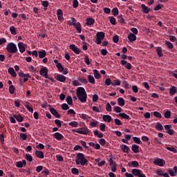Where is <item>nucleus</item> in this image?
Wrapping results in <instances>:
<instances>
[{"label": "nucleus", "mask_w": 177, "mask_h": 177, "mask_svg": "<svg viewBox=\"0 0 177 177\" xmlns=\"http://www.w3.org/2000/svg\"><path fill=\"white\" fill-rule=\"evenodd\" d=\"M77 97L81 103H86L88 95L84 87H78L76 90Z\"/></svg>", "instance_id": "1"}, {"label": "nucleus", "mask_w": 177, "mask_h": 177, "mask_svg": "<svg viewBox=\"0 0 177 177\" xmlns=\"http://www.w3.org/2000/svg\"><path fill=\"white\" fill-rule=\"evenodd\" d=\"M76 165H82V167H86L88 165V159L85 158V155L82 153H78L75 158Z\"/></svg>", "instance_id": "2"}, {"label": "nucleus", "mask_w": 177, "mask_h": 177, "mask_svg": "<svg viewBox=\"0 0 177 177\" xmlns=\"http://www.w3.org/2000/svg\"><path fill=\"white\" fill-rule=\"evenodd\" d=\"M6 49L8 53H12V55L17 53V46H16L13 42L8 43Z\"/></svg>", "instance_id": "3"}, {"label": "nucleus", "mask_w": 177, "mask_h": 177, "mask_svg": "<svg viewBox=\"0 0 177 177\" xmlns=\"http://www.w3.org/2000/svg\"><path fill=\"white\" fill-rule=\"evenodd\" d=\"M105 35L103 32H97L96 33V39L95 43L97 45H100L102 44V41L104 39Z\"/></svg>", "instance_id": "4"}, {"label": "nucleus", "mask_w": 177, "mask_h": 177, "mask_svg": "<svg viewBox=\"0 0 177 177\" xmlns=\"http://www.w3.org/2000/svg\"><path fill=\"white\" fill-rule=\"evenodd\" d=\"M80 129L83 130H75L73 129V132H77V133H80V135H88L92 132L91 130L88 129V127H85L84 128H80Z\"/></svg>", "instance_id": "5"}, {"label": "nucleus", "mask_w": 177, "mask_h": 177, "mask_svg": "<svg viewBox=\"0 0 177 177\" xmlns=\"http://www.w3.org/2000/svg\"><path fill=\"white\" fill-rule=\"evenodd\" d=\"M48 68L43 67L40 69L39 74L41 77H44V78H49V75H48Z\"/></svg>", "instance_id": "6"}, {"label": "nucleus", "mask_w": 177, "mask_h": 177, "mask_svg": "<svg viewBox=\"0 0 177 177\" xmlns=\"http://www.w3.org/2000/svg\"><path fill=\"white\" fill-rule=\"evenodd\" d=\"M69 48H71L76 55H80V53H81V49L77 47L75 44H71Z\"/></svg>", "instance_id": "7"}, {"label": "nucleus", "mask_w": 177, "mask_h": 177, "mask_svg": "<svg viewBox=\"0 0 177 177\" xmlns=\"http://www.w3.org/2000/svg\"><path fill=\"white\" fill-rule=\"evenodd\" d=\"M156 165H158V167H164V165H165V160L160 158H156Z\"/></svg>", "instance_id": "8"}, {"label": "nucleus", "mask_w": 177, "mask_h": 177, "mask_svg": "<svg viewBox=\"0 0 177 177\" xmlns=\"http://www.w3.org/2000/svg\"><path fill=\"white\" fill-rule=\"evenodd\" d=\"M26 46H27V45L24 44V43H23L21 41L18 43V48H19V52L21 53H24L26 52Z\"/></svg>", "instance_id": "9"}, {"label": "nucleus", "mask_w": 177, "mask_h": 177, "mask_svg": "<svg viewBox=\"0 0 177 177\" xmlns=\"http://www.w3.org/2000/svg\"><path fill=\"white\" fill-rule=\"evenodd\" d=\"M55 80L57 81H59V82H66V80H67V77L63 75L57 74L55 75Z\"/></svg>", "instance_id": "10"}, {"label": "nucleus", "mask_w": 177, "mask_h": 177, "mask_svg": "<svg viewBox=\"0 0 177 177\" xmlns=\"http://www.w3.org/2000/svg\"><path fill=\"white\" fill-rule=\"evenodd\" d=\"M122 66H124L125 68L127 70H131L132 68V64L131 63L127 62L126 60H122L121 61Z\"/></svg>", "instance_id": "11"}, {"label": "nucleus", "mask_w": 177, "mask_h": 177, "mask_svg": "<svg viewBox=\"0 0 177 177\" xmlns=\"http://www.w3.org/2000/svg\"><path fill=\"white\" fill-rule=\"evenodd\" d=\"M50 112L53 115H54V117H55V118H61L62 117L59 112H57L54 108H50Z\"/></svg>", "instance_id": "12"}, {"label": "nucleus", "mask_w": 177, "mask_h": 177, "mask_svg": "<svg viewBox=\"0 0 177 177\" xmlns=\"http://www.w3.org/2000/svg\"><path fill=\"white\" fill-rule=\"evenodd\" d=\"M53 138H55V139H56L57 140H62V139L64 138V136H63L62 135V133H59V132H56L55 133L53 134Z\"/></svg>", "instance_id": "13"}, {"label": "nucleus", "mask_w": 177, "mask_h": 177, "mask_svg": "<svg viewBox=\"0 0 177 177\" xmlns=\"http://www.w3.org/2000/svg\"><path fill=\"white\" fill-rule=\"evenodd\" d=\"M128 165L130 167V168H139V162H138L136 160L129 162Z\"/></svg>", "instance_id": "14"}, {"label": "nucleus", "mask_w": 177, "mask_h": 177, "mask_svg": "<svg viewBox=\"0 0 177 177\" xmlns=\"http://www.w3.org/2000/svg\"><path fill=\"white\" fill-rule=\"evenodd\" d=\"M102 120L105 122H111V121H113V118H111L110 116V115H104L102 116Z\"/></svg>", "instance_id": "15"}, {"label": "nucleus", "mask_w": 177, "mask_h": 177, "mask_svg": "<svg viewBox=\"0 0 177 177\" xmlns=\"http://www.w3.org/2000/svg\"><path fill=\"white\" fill-rule=\"evenodd\" d=\"M129 42L132 43L133 41H136V35H133V33H129V35L127 37Z\"/></svg>", "instance_id": "16"}, {"label": "nucleus", "mask_w": 177, "mask_h": 177, "mask_svg": "<svg viewBox=\"0 0 177 177\" xmlns=\"http://www.w3.org/2000/svg\"><path fill=\"white\" fill-rule=\"evenodd\" d=\"M141 8L142 9V12L143 13H145V15H147V13H149V12H150V8H149V7L146 6V5H145V4H142Z\"/></svg>", "instance_id": "17"}, {"label": "nucleus", "mask_w": 177, "mask_h": 177, "mask_svg": "<svg viewBox=\"0 0 177 177\" xmlns=\"http://www.w3.org/2000/svg\"><path fill=\"white\" fill-rule=\"evenodd\" d=\"M93 71L95 78H96V80H100L102 75H100V73H99V71H97V69H94Z\"/></svg>", "instance_id": "18"}, {"label": "nucleus", "mask_w": 177, "mask_h": 177, "mask_svg": "<svg viewBox=\"0 0 177 177\" xmlns=\"http://www.w3.org/2000/svg\"><path fill=\"white\" fill-rule=\"evenodd\" d=\"M8 72L14 78H15V77H17V74H16V72L15 71V69L13 68H12V67L9 68L8 70Z\"/></svg>", "instance_id": "19"}, {"label": "nucleus", "mask_w": 177, "mask_h": 177, "mask_svg": "<svg viewBox=\"0 0 177 177\" xmlns=\"http://www.w3.org/2000/svg\"><path fill=\"white\" fill-rule=\"evenodd\" d=\"M86 25L87 26H92L93 24H95V19L91 17H88L86 19Z\"/></svg>", "instance_id": "20"}, {"label": "nucleus", "mask_w": 177, "mask_h": 177, "mask_svg": "<svg viewBox=\"0 0 177 177\" xmlns=\"http://www.w3.org/2000/svg\"><path fill=\"white\" fill-rule=\"evenodd\" d=\"M120 149H121L122 151H123L124 153L129 152V147H128L127 145H122L120 146Z\"/></svg>", "instance_id": "21"}, {"label": "nucleus", "mask_w": 177, "mask_h": 177, "mask_svg": "<svg viewBox=\"0 0 177 177\" xmlns=\"http://www.w3.org/2000/svg\"><path fill=\"white\" fill-rule=\"evenodd\" d=\"M35 156L37 158H44V152L42 151H36Z\"/></svg>", "instance_id": "22"}, {"label": "nucleus", "mask_w": 177, "mask_h": 177, "mask_svg": "<svg viewBox=\"0 0 177 177\" xmlns=\"http://www.w3.org/2000/svg\"><path fill=\"white\" fill-rule=\"evenodd\" d=\"M118 106H120V107H122L125 106V100H124V98L122 97H119L118 99Z\"/></svg>", "instance_id": "23"}, {"label": "nucleus", "mask_w": 177, "mask_h": 177, "mask_svg": "<svg viewBox=\"0 0 177 177\" xmlns=\"http://www.w3.org/2000/svg\"><path fill=\"white\" fill-rule=\"evenodd\" d=\"M14 118L18 121V122H23L24 121V118L21 115H14Z\"/></svg>", "instance_id": "24"}, {"label": "nucleus", "mask_w": 177, "mask_h": 177, "mask_svg": "<svg viewBox=\"0 0 177 177\" xmlns=\"http://www.w3.org/2000/svg\"><path fill=\"white\" fill-rule=\"evenodd\" d=\"M39 59H44L46 56V51L45 50H41L38 51Z\"/></svg>", "instance_id": "25"}, {"label": "nucleus", "mask_w": 177, "mask_h": 177, "mask_svg": "<svg viewBox=\"0 0 177 177\" xmlns=\"http://www.w3.org/2000/svg\"><path fill=\"white\" fill-rule=\"evenodd\" d=\"M54 63L55 64H56V67L57 68H58V70H63V65H62L61 63H59V61L57 59H55Z\"/></svg>", "instance_id": "26"}, {"label": "nucleus", "mask_w": 177, "mask_h": 177, "mask_svg": "<svg viewBox=\"0 0 177 177\" xmlns=\"http://www.w3.org/2000/svg\"><path fill=\"white\" fill-rule=\"evenodd\" d=\"M41 5L44 6V10H48V6H49L48 1H41Z\"/></svg>", "instance_id": "27"}, {"label": "nucleus", "mask_w": 177, "mask_h": 177, "mask_svg": "<svg viewBox=\"0 0 177 177\" xmlns=\"http://www.w3.org/2000/svg\"><path fill=\"white\" fill-rule=\"evenodd\" d=\"M119 117H121L124 120H131V117L125 113H119Z\"/></svg>", "instance_id": "28"}, {"label": "nucleus", "mask_w": 177, "mask_h": 177, "mask_svg": "<svg viewBox=\"0 0 177 177\" xmlns=\"http://www.w3.org/2000/svg\"><path fill=\"white\" fill-rule=\"evenodd\" d=\"M142 172V171H140V169H133L131 170V173L133 174V175H134L135 176H139L140 174Z\"/></svg>", "instance_id": "29"}, {"label": "nucleus", "mask_w": 177, "mask_h": 177, "mask_svg": "<svg viewBox=\"0 0 177 177\" xmlns=\"http://www.w3.org/2000/svg\"><path fill=\"white\" fill-rule=\"evenodd\" d=\"M131 150L133 153H138L139 152V145H133L131 147Z\"/></svg>", "instance_id": "30"}, {"label": "nucleus", "mask_w": 177, "mask_h": 177, "mask_svg": "<svg viewBox=\"0 0 177 177\" xmlns=\"http://www.w3.org/2000/svg\"><path fill=\"white\" fill-rule=\"evenodd\" d=\"M156 52L159 57H162V56H164V54H162V48L161 47H158Z\"/></svg>", "instance_id": "31"}, {"label": "nucleus", "mask_w": 177, "mask_h": 177, "mask_svg": "<svg viewBox=\"0 0 177 177\" xmlns=\"http://www.w3.org/2000/svg\"><path fill=\"white\" fill-rule=\"evenodd\" d=\"M74 27H75L78 34H81V31H82L81 24L80 22H78V23H77V24L75 26H74Z\"/></svg>", "instance_id": "32"}, {"label": "nucleus", "mask_w": 177, "mask_h": 177, "mask_svg": "<svg viewBox=\"0 0 177 177\" xmlns=\"http://www.w3.org/2000/svg\"><path fill=\"white\" fill-rule=\"evenodd\" d=\"M10 32H11L12 35H17V32H16V28L14 26H11L10 27Z\"/></svg>", "instance_id": "33"}, {"label": "nucleus", "mask_w": 177, "mask_h": 177, "mask_svg": "<svg viewBox=\"0 0 177 177\" xmlns=\"http://www.w3.org/2000/svg\"><path fill=\"white\" fill-rule=\"evenodd\" d=\"M94 135H95V136H97V138H103V136H104L103 133H102V132L99 133L98 130H95L94 131Z\"/></svg>", "instance_id": "34"}, {"label": "nucleus", "mask_w": 177, "mask_h": 177, "mask_svg": "<svg viewBox=\"0 0 177 177\" xmlns=\"http://www.w3.org/2000/svg\"><path fill=\"white\" fill-rule=\"evenodd\" d=\"M19 77H20L21 78H25L26 77H28L29 78H31V76L28 73L25 74L23 72L19 73Z\"/></svg>", "instance_id": "35"}, {"label": "nucleus", "mask_w": 177, "mask_h": 177, "mask_svg": "<svg viewBox=\"0 0 177 177\" xmlns=\"http://www.w3.org/2000/svg\"><path fill=\"white\" fill-rule=\"evenodd\" d=\"M156 129H157V131H161L164 129V127H162V124H160V122H158L156 125Z\"/></svg>", "instance_id": "36"}, {"label": "nucleus", "mask_w": 177, "mask_h": 177, "mask_svg": "<svg viewBox=\"0 0 177 177\" xmlns=\"http://www.w3.org/2000/svg\"><path fill=\"white\" fill-rule=\"evenodd\" d=\"M66 103H68V104H69V106H71V104H73V98L71 97V95L67 96Z\"/></svg>", "instance_id": "37"}, {"label": "nucleus", "mask_w": 177, "mask_h": 177, "mask_svg": "<svg viewBox=\"0 0 177 177\" xmlns=\"http://www.w3.org/2000/svg\"><path fill=\"white\" fill-rule=\"evenodd\" d=\"M87 77L90 84H95V77H93V76L88 75Z\"/></svg>", "instance_id": "38"}, {"label": "nucleus", "mask_w": 177, "mask_h": 177, "mask_svg": "<svg viewBox=\"0 0 177 177\" xmlns=\"http://www.w3.org/2000/svg\"><path fill=\"white\" fill-rule=\"evenodd\" d=\"M15 91H16V87H15V86L13 85H10L9 86V92L11 95H13V93H15Z\"/></svg>", "instance_id": "39"}, {"label": "nucleus", "mask_w": 177, "mask_h": 177, "mask_svg": "<svg viewBox=\"0 0 177 177\" xmlns=\"http://www.w3.org/2000/svg\"><path fill=\"white\" fill-rule=\"evenodd\" d=\"M133 142H135V143H137V145H142V141L140 140V138L138 137H133Z\"/></svg>", "instance_id": "40"}, {"label": "nucleus", "mask_w": 177, "mask_h": 177, "mask_svg": "<svg viewBox=\"0 0 177 177\" xmlns=\"http://www.w3.org/2000/svg\"><path fill=\"white\" fill-rule=\"evenodd\" d=\"M175 93H176V86H172L170 88L169 94L173 95H175Z\"/></svg>", "instance_id": "41"}, {"label": "nucleus", "mask_w": 177, "mask_h": 177, "mask_svg": "<svg viewBox=\"0 0 177 177\" xmlns=\"http://www.w3.org/2000/svg\"><path fill=\"white\" fill-rule=\"evenodd\" d=\"M165 44L169 49H174V44L169 41H166Z\"/></svg>", "instance_id": "42"}, {"label": "nucleus", "mask_w": 177, "mask_h": 177, "mask_svg": "<svg viewBox=\"0 0 177 177\" xmlns=\"http://www.w3.org/2000/svg\"><path fill=\"white\" fill-rule=\"evenodd\" d=\"M97 124H99V122L93 120V121H92L90 123V127H91V128H95V127L97 125Z\"/></svg>", "instance_id": "43"}, {"label": "nucleus", "mask_w": 177, "mask_h": 177, "mask_svg": "<svg viewBox=\"0 0 177 177\" xmlns=\"http://www.w3.org/2000/svg\"><path fill=\"white\" fill-rule=\"evenodd\" d=\"M19 136L21 140H27V135L26 133H21Z\"/></svg>", "instance_id": "44"}, {"label": "nucleus", "mask_w": 177, "mask_h": 177, "mask_svg": "<svg viewBox=\"0 0 177 177\" xmlns=\"http://www.w3.org/2000/svg\"><path fill=\"white\" fill-rule=\"evenodd\" d=\"M109 21H110L111 24H112L113 26H115L116 21H115V18H114V17H109Z\"/></svg>", "instance_id": "45"}, {"label": "nucleus", "mask_w": 177, "mask_h": 177, "mask_svg": "<svg viewBox=\"0 0 177 177\" xmlns=\"http://www.w3.org/2000/svg\"><path fill=\"white\" fill-rule=\"evenodd\" d=\"M69 125L71 127H73L74 128H78V122L75 121L69 122Z\"/></svg>", "instance_id": "46"}, {"label": "nucleus", "mask_w": 177, "mask_h": 177, "mask_svg": "<svg viewBox=\"0 0 177 177\" xmlns=\"http://www.w3.org/2000/svg\"><path fill=\"white\" fill-rule=\"evenodd\" d=\"M71 173L73 175H78V174H80V171L78 170V169L74 167L71 169Z\"/></svg>", "instance_id": "47"}, {"label": "nucleus", "mask_w": 177, "mask_h": 177, "mask_svg": "<svg viewBox=\"0 0 177 177\" xmlns=\"http://www.w3.org/2000/svg\"><path fill=\"white\" fill-rule=\"evenodd\" d=\"M172 113L171 111L168 110L165 113V118H171V115Z\"/></svg>", "instance_id": "48"}, {"label": "nucleus", "mask_w": 177, "mask_h": 177, "mask_svg": "<svg viewBox=\"0 0 177 177\" xmlns=\"http://www.w3.org/2000/svg\"><path fill=\"white\" fill-rule=\"evenodd\" d=\"M105 85H106L107 86H110V85H113V82H111V79L107 78L105 80Z\"/></svg>", "instance_id": "49"}, {"label": "nucleus", "mask_w": 177, "mask_h": 177, "mask_svg": "<svg viewBox=\"0 0 177 177\" xmlns=\"http://www.w3.org/2000/svg\"><path fill=\"white\" fill-rule=\"evenodd\" d=\"M114 111L115 113H122V109L118 106H116L114 107Z\"/></svg>", "instance_id": "50"}, {"label": "nucleus", "mask_w": 177, "mask_h": 177, "mask_svg": "<svg viewBox=\"0 0 177 177\" xmlns=\"http://www.w3.org/2000/svg\"><path fill=\"white\" fill-rule=\"evenodd\" d=\"M100 129L102 132H104V131H106V124L104 123H101L100 125Z\"/></svg>", "instance_id": "51"}, {"label": "nucleus", "mask_w": 177, "mask_h": 177, "mask_svg": "<svg viewBox=\"0 0 177 177\" xmlns=\"http://www.w3.org/2000/svg\"><path fill=\"white\" fill-rule=\"evenodd\" d=\"M164 8V4L158 3V5L156 6V10H160Z\"/></svg>", "instance_id": "52"}, {"label": "nucleus", "mask_w": 177, "mask_h": 177, "mask_svg": "<svg viewBox=\"0 0 177 177\" xmlns=\"http://www.w3.org/2000/svg\"><path fill=\"white\" fill-rule=\"evenodd\" d=\"M84 62L86 63V64H87V66H89V64H91V61L89 60V57L88 56V55H86L84 57Z\"/></svg>", "instance_id": "53"}, {"label": "nucleus", "mask_w": 177, "mask_h": 177, "mask_svg": "<svg viewBox=\"0 0 177 177\" xmlns=\"http://www.w3.org/2000/svg\"><path fill=\"white\" fill-rule=\"evenodd\" d=\"M166 149L167 150H169V151H172V153H177V150L175 149V147H167Z\"/></svg>", "instance_id": "54"}, {"label": "nucleus", "mask_w": 177, "mask_h": 177, "mask_svg": "<svg viewBox=\"0 0 177 177\" xmlns=\"http://www.w3.org/2000/svg\"><path fill=\"white\" fill-rule=\"evenodd\" d=\"M80 118H82L83 120H88V118H91V117L88 116V115L85 113H82L80 115Z\"/></svg>", "instance_id": "55"}, {"label": "nucleus", "mask_w": 177, "mask_h": 177, "mask_svg": "<svg viewBox=\"0 0 177 177\" xmlns=\"http://www.w3.org/2000/svg\"><path fill=\"white\" fill-rule=\"evenodd\" d=\"M26 158L27 160V161H28L29 162H31L32 161V156H31V155L27 153L26 155Z\"/></svg>", "instance_id": "56"}, {"label": "nucleus", "mask_w": 177, "mask_h": 177, "mask_svg": "<svg viewBox=\"0 0 177 177\" xmlns=\"http://www.w3.org/2000/svg\"><path fill=\"white\" fill-rule=\"evenodd\" d=\"M112 13L113 15V16H118V8H114L112 9Z\"/></svg>", "instance_id": "57"}, {"label": "nucleus", "mask_w": 177, "mask_h": 177, "mask_svg": "<svg viewBox=\"0 0 177 177\" xmlns=\"http://www.w3.org/2000/svg\"><path fill=\"white\" fill-rule=\"evenodd\" d=\"M62 110H68V109H70V106H68V104L64 103L62 104Z\"/></svg>", "instance_id": "58"}, {"label": "nucleus", "mask_w": 177, "mask_h": 177, "mask_svg": "<svg viewBox=\"0 0 177 177\" xmlns=\"http://www.w3.org/2000/svg\"><path fill=\"white\" fill-rule=\"evenodd\" d=\"M78 0H73V8H74L75 9H77V8H78Z\"/></svg>", "instance_id": "59"}, {"label": "nucleus", "mask_w": 177, "mask_h": 177, "mask_svg": "<svg viewBox=\"0 0 177 177\" xmlns=\"http://www.w3.org/2000/svg\"><path fill=\"white\" fill-rule=\"evenodd\" d=\"M131 32H133V34L134 35H138V28H131Z\"/></svg>", "instance_id": "60"}, {"label": "nucleus", "mask_w": 177, "mask_h": 177, "mask_svg": "<svg viewBox=\"0 0 177 177\" xmlns=\"http://www.w3.org/2000/svg\"><path fill=\"white\" fill-rule=\"evenodd\" d=\"M119 40H120V38L118 37V35H115L113 37V41L115 44H118Z\"/></svg>", "instance_id": "61"}, {"label": "nucleus", "mask_w": 177, "mask_h": 177, "mask_svg": "<svg viewBox=\"0 0 177 177\" xmlns=\"http://www.w3.org/2000/svg\"><path fill=\"white\" fill-rule=\"evenodd\" d=\"M106 110L108 112H111V105L109 102L106 103Z\"/></svg>", "instance_id": "62"}, {"label": "nucleus", "mask_w": 177, "mask_h": 177, "mask_svg": "<svg viewBox=\"0 0 177 177\" xmlns=\"http://www.w3.org/2000/svg\"><path fill=\"white\" fill-rule=\"evenodd\" d=\"M78 80L80 81V82H82V84H88V80L86 79L79 77Z\"/></svg>", "instance_id": "63"}, {"label": "nucleus", "mask_w": 177, "mask_h": 177, "mask_svg": "<svg viewBox=\"0 0 177 177\" xmlns=\"http://www.w3.org/2000/svg\"><path fill=\"white\" fill-rule=\"evenodd\" d=\"M169 174L171 176H176V172L174 171L172 169H169Z\"/></svg>", "instance_id": "64"}]
</instances>
